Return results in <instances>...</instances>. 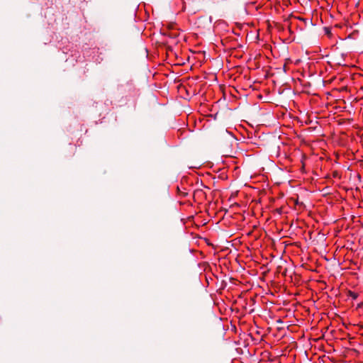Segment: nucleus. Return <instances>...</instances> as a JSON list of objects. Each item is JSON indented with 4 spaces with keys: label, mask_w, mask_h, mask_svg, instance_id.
<instances>
[{
    "label": "nucleus",
    "mask_w": 363,
    "mask_h": 363,
    "mask_svg": "<svg viewBox=\"0 0 363 363\" xmlns=\"http://www.w3.org/2000/svg\"><path fill=\"white\" fill-rule=\"evenodd\" d=\"M69 150H68V152H69V155L70 156H73L74 155L76 151H77V145H72V144H69Z\"/></svg>",
    "instance_id": "f03ea898"
},
{
    "label": "nucleus",
    "mask_w": 363,
    "mask_h": 363,
    "mask_svg": "<svg viewBox=\"0 0 363 363\" xmlns=\"http://www.w3.org/2000/svg\"><path fill=\"white\" fill-rule=\"evenodd\" d=\"M177 190L178 194L182 197H185L189 194L188 192L185 191L184 190H181L179 186L177 187Z\"/></svg>",
    "instance_id": "7ed1b4c3"
},
{
    "label": "nucleus",
    "mask_w": 363,
    "mask_h": 363,
    "mask_svg": "<svg viewBox=\"0 0 363 363\" xmlns=\"http://www.w3.org/2000/svg\"><path fill=\"white\" fill-rule=\"evenodd\" d=\"M348 296L352 298L353 300H355L358 297V294L354 292V291H348Z\"/></svg>",
    "instance_id": "20e7f679"
},
{
    "label": "nucleus",
    "mask_w": 363,
    "mask_h": 363,
    "mask_svg": "<svg viewBox=\"0 0 363 363\" xmlns=\"http://www.w3.org/2000/svg\"><path fill=\"white\" fill-rule=\"evenodd\" d=\"M193 197L195 202L202 203L206 199L207 195L204 190L198 189L194 191Z\"/></svg>",
    "instance_id": "f257e3e1"
}]
</instances>
